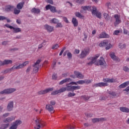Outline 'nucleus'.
<instances>
[{
  "label": "nucleus",
  "mask_w": 129,
  "mask_h": 129,
  "mask_svg": "<svg viewBox=\"0 0 129 129\" xmlns=\"http://www.w3.org/2000/svg\"><path fill=\"white\" fill-rule=\"evenodd\" d=\"M103 81L104 82H100L99 83L94 84L93 85V87L96 88H102L108 86V84L107 83H112L114 82H116V80L113 78H104L103 79Z\"/></svg>",
  "instance_id": "obj_1"
},
{
  "label": "nucleus",
  "mask_w": 129,
  "mask_h": 129,
  "mask_svg": "<svg viewBox=\"0 0 129 129\" xmlns=\"http://www.w3.org/2000/svg\"><path fill=\"white\" fill-rule=\"evenodd\" d=\"M35 124L34 129H40L45 126V122L41 118H36L35 119Z\"/></svg>",
  "instance_id": "obj_2"
},
{
  "label": "nucleus",
  "mask_w": 129,
  "mask_h": 129,
  "mask_svg": "<svg viewBox=\"0 0 129 129\" xmlns=\"http://www.w3.org/2000/svg\"><path fill=\"white\" fill-rule=\"evenodd\" d=\"M29 64V61H26L24 62L23 63H20L18 66H16V64L14 65L12 68H11V70H18L20 69H22L24 68L25 67H26L27 65Z\"/></svg>",
  "instance_id": "obj_3"
},
{
  "label": "nucleus",
  "mask_w": 129,
  "mask_h": 129,
  "mask_svg": "<svg viewBox=\"0 0 129 129\" xmlns=\"http://www.w3.org/2000/svg\"><path fill=\"white\" fill-rule=\"evenodd\" d=\"M22 123V121L21 120H16L12 123L9 129H17L18 126Z\"/></svg>",
  "instance_id": "obj_4"
},
{
  "label": "nucleus",
  "mask_w": 129,
  "mask_h": 129,
  "mask_svg": "<svg viewBox=\"0 0 129 129\" xmlns=\"http://www.w3.org/2000/svg\"><path fill=\"white\" fill-rule=\"evenodd\" d=\"M99 54H96L94 57L91 56L88 58V60L90 61L87 63V64L89 66L93 65L96 61L97 59L99 58Z\"/></svg>",
  "instance_id": "obj_5"
},
{
  "label": "nucleus",
  "mask_w": 129,
  "mask_h": 129,
  "mask_svg": "<svg viewBox=\"0 0 129 129\" xmlns=\"http://www.w3.org/2000/svg\"><path fill=\"white\" fill-rule=\"evenodd\" d=\"M16 91V89L15 88H9V89H6L4 90L3 91H2L0 92V94L4 95V94H10Z\"/></svg>",
  "instance_id": "obj_6"
},
{
  "label": "nucleus",
  "mask_w": 129,
  "mask_h": 129,
  "mask_svg": "<svg viewBox=\"0 0 129 129\" xmlns=\"http://www.w3.org/2000/svg\"><path fill=\"white\" fill-rule=\"evenodd\" d=\"M92 14L93 15L96 16L97 18L100 19L101 18L102 14L100 12L97 11V8L95 6L92 7Z\"/></svg>",
  "instance_id": "obj_7"
},
{
  "label": "nucleus",
  "mask_w": 129,
  "mask_h": 129,
  "mask_svg": "<svg viewBox=\"0 0 129 129\" xmlns=\"http://www.w3.org/2000/svg\"><path fill=\"white\" fill-rule=\"evenodd\" d=\"M41 62V59H38L35 63L33 65V71L35 73H37L39 71V63Z\"/></svg>",
  "instance_id": "obj_8"
},
{
  "label": "nucleus",
  "mask_w": 129,
  "mask_h": 129,
  "mask_svg": "<svg viewBox=\"0 0 129 129\" xmlns=\"http://www.w3.org/2000/svg\"><path fill=\"white\" fill-rule=\"evenodd\" d=\"M53 89L52 88H47L44 90H41L38 92V95H44L48 93L49 92L52 91Z\"/></svg>",
  "instance_id": "obj_9"
},
{
  "label": "nucleus",
  "mask_w": 129,
  "mask_h": 129,
  "mask_svg": "<svg viewBox=\"0 0 129 129\" xmlns=\"http://www.w3.org/2000/svg\"><path fill=\"white\" fill-rule=\"evenodd\" d=\"M114 18L115 19V22L114 23V25L115 27H116L117 25H119V24H120L121 22V19H120V16L117 14H115L114 15Z\"/></svg>",
  "instance_id": "obj_10"
},
{
  "label": "nucleus",
  "mask_w": 129,
  "mask_h": 129,
  "mask_svg": "<svg viewBox=\"0 0 129 129\" xmlns=\"http://www.w3.org/2000/svg\"><path fill=\"white\" fill-rule=\"evenodd\" d=\"M46 10H50V11L52 13H56L57 11L56 10V8L54 6H52L50 5H48L45 7Z\"/></svg>",
  "instance_id": "obj_11"
},
{
  "label": "nucleus",
  "mask_w": 129,
  "mask_h": 129,
  "mask_svg": "<svg viewBox=\"0 0 129 129\" xmlns=\"http://www.w3.org/2000/svg\"><path fill=\"white\" fill-rule=\"evenodd\" d=\"M107 119L105 117H101V118H94L92 119L93 123H95L99 121H106Z\"/></svg>",
  "instance_id": "obj_12"
},
{
  "label": "nucleus",
  "mask_w": 129,
  "mask_h": 129,
  "mask_svg": "<svg viewBox=\"0 0 129 129\" xmlns=\"http://www.w3.org/2000/svg\"><path fill=\"white\" fill-rule=\"evenodd\" d=\"M89 53V49H84L81 53L80 56L81 58H84Z\"/></svg>",
  "instance_id": "obj_13"
},
{
  "label": "nucleus",
  "mask_w": 129,
  "mask_h": 129,
  "mask_svg": "<svg viewBox=\"0 0 129 129\" xmlns=\"http://www.w3.org/2000/svg\"><path fill=\"white\" fill-rule=\"evenodd\" d=\"M16 117L15 116H12L11 117H9L3 120L4 123H9L12 122V121L15 119Z\"/></svg>",
  "instance_id": "obj_14"
},
{
  "label": "nucleus",
  "mask_w": 129,
  "mask_h": 129,
  "mask_svg": "<svg viewBox=\"0 0 129 129\" xmlns=\"http://www.w3.org/2000/svg\"><path fill=\"white\" fill-rule=\"evenodd\" d=\"M74 74L78 79H83V78H84V75H83L79 72L75 71Z\"/></svg>",
  "instance_id": "obj_15"
},
{
  "label": "nucleus",
  "mask_w": 129,
  "mask_h": 129,
  "mask_svg": "<svg viewBox=\"0 0 129 129\" xmlns=\"http://www.w3.org/2000/svg\"><path fill=\"white\" fill-rule=\"evenodd\" d=\"M14 108V102L13 101H11L8 104L7 109L8 111H12Z\"/></svg>",
  "instance_id": "obj_16"
},
{
  "label": "nucleus",
  "mask_w": 129,
  "mask_h": 129,
  "mask_svg": "<svg viewBox=\"0 0 129 129\" xmlns=\"http://www.w3.org/2000/svg\"><path fill=\"white\" fill-rule=\"evenodd\" d=\"M85 84V80H79L77 82H72L70 83V84L72 85H77L78 84L79 85H83Z\"/></svg>",
  "instance_id": "obj_17"
},
{
  "label": "nucleus",
  "mask_w": 129,
  "mask_h": 129,
  "mask_svg": "<svg viewBox=\"0 0 129 129\" xmlns=\"http://www.w3.org/2000/svg\"><path fill=\"white\" fill-rule=\"evenodd\" d=\"M14 7L13 6L8 5L5 7V10L6 12H12L14 9Z\"/></svg>",
  "instance_id": "obj_18"
},
{
  "label": "nucleus",
  "mask_w": 129,
  "mask_h": 129,
  "mask_svg": "<svg viewBox=\"0 0 129 129\" xmlns=\"http://www.w3.org/2000/svg\"><path fill=\"white\" fill-rule=\"evenodd\" d=\"M110 56L111 57V58L115 61H119V58H118L117 56H116L114 52H110Z\"/></svg>",
  "instance_id": "obj_19"
},
{
  "label": "nucleus",
  "mask_w": 129,
  "mask_h": 129,
  "mask_svg": "<svg viewBox=\"0 0 129 129\" xmlns=\"http://www.w3.org/2000/svg\"><path fill=\"white\" fill-rule=\"evenodd\" d=\"M46 109L48 110L49 112H53L54 110V108L53 107V106L48 104L46 105Z\"/></svg>",
  "instance_id": "obj_20"
},
{
  "label": "nucleus",
  "mask_w": 129,
  "mask_h": 129,
  "mask_svg": "<svg viewBox=\"0 0 129 129\" xmlns=\"http://www.w3.org/2000/svg\"><path fill=\"white\" fill-rule=\"evenodd\" d=\"M71 81H72V80L71 78H66V79H63L62 81H61L59 82V85H62L64 84V83H69V82H71Z\"/></svg>",
  "instance_id": "obj_21"
},
{
  "label": "nucleus",
  "mask_w": 129,
  "mask_h": 129,
  "mask_svg": "<svg viewBox=\"0 0 129 129\" xmlns=\"http://www.w3.org/2000/svg\"><path fill=\"white\" fill-rule=\"evenodd\" d=\"M120 110L121 112L123 113H129V108L126 107H120Z\"/></svg>",
  "instance_id": "obj_22"
},
{
  "label": "nucleus",
  "mask_w": 129,
  "mask_h": 129,
  "mask_svg": "<svg viewBox=\"0 0 129 129\" xmlns=\"http://www.w3.org/2000/svg\"><path fill=\"white\" fill-rule=\"evenodd\" d=\"M44 28L49 33H51V32H52V31H53V27H51L50 26H49V25H48L47 24L44 25Z\"/></svg>",
  "instance_id": "obj_23"
},
{
  "label": "nucleus",
  "mask_w": 129,
  "mask_h": 129,
  "mask_svg": "<svg viewBox=\"0 0 129 129\" xmlns=\"http://www.w3.org/2000/svg\"><path fill=\"white\" fill-rule=\"evenodd\" d=\"M128 85H129V82L127 81V82H124V83H122V84L120 85L119 87L120 89L125 88L127 86H128Z\"/></svg>",
  "instance_id": "obj_24"
},
{
  "label": "nucleus",
  "mask_w": 129,
  "mask_h": 129,
  "mask_svg": "<svg viewBox=\"0 0 129 129\" xmlns=\"http://www.w3.org/2000/svg\"><path fill=\"white\" fill-rule=\"evenodd\" d=\"M109 38V36L105 32L101 33L99 35V38Z\"/></svg>",
  "instance_id": "obj_25"
},
{
  "label": "nucleus",
  "mask_w": 129,
  "mask_h": 129,
  "mask_svg": "<svg viewBox=\"0 0 129 129\" xmlns=\"http://www.w3.org/2000/svg\"><path fill=\"white\" fill-rule=\"evenodd\" d=\"M70 85H72V84H70V83L69 84H67L66 85V87H67V90L68 91H73V86H70Z\"/></svg>",
  "instance_id": "obj_26"
},
{
  "label": "nucleus",
  "mask_w": 129,
  "mask_h": 129,
  "mask_svg": "<svg viewBox=\"0 0 129 129\" xmlns=\"http://www.w3.org/2000/svg\"><path fill=\"white\" fill-rule=\"evenodd\" d=\"M24 4L25 3L24 2L18 4L17 5V9L19 10H21L23 8Z\"/></svg>",
  "instance_id": "obj_27"
},
{
  "label": "nucleus",
  "mask_w": 129,
  "mask_h": 129,
  "mask_svg": "<svg viewBox=\"0 0 129 129\" xmlns=\"http://www.w3.org/2000/svg\"><path fill=\"white\" fill-rule=\"evenodd\" d=\"M72 23L74 26V27H77L78 26V20L75 18H73L72 20Z\"/></svg>",
  "instance_id": "obj_28"
},
{
  "label": "nucleus",
  "mask_w": 129,
  "mask_h": 129,
  "mask_svg": "<svg viewBox=\"0 0 129 129\" xmlns=\"http://www.w3.org/2000/svg\"><path fill=\"white\" fill-rule=\"evenodd\" d=\"M31 12L33 13H35V14H38L40 12V11L38 9H36L35 8H34L31 10Z\"/></svg>",
  "instance_id": "obj_29"
},
{
  "label": "nucleus",
  "mask_w": 129,
  "mask_h": 129,
  "mask_svg": "<svg viewBox=\"0 0 129 129\" xmlns=\"http://www.w3.org/2000/svg\"><path fill=\"white\" fill-rule=\"evenodd\" d=\"M107 45H108V42L106 41H102L99 44L100 47H105Z\"/></svg>",
  "instance_id": "obj_30"
},
{
  "label": "nucleus",
  "mask_w": 129,
  "mask_h": 129,
  "mask_svg": "<svg viewBox=\"0 0 129 129\" xmlns=\"http://www.w3.org/2000/svg\"><path fill=\"white\" fill-rule=\"evenodd\" d=\"M59 22V20L57 19L53 18L50 20V23L51 24H57Z\"/></svg>",
  "instance_id": "obj_31"
},
{
  "label": "nucleus",
  "mask_w": 129,
  "mask_h": 129,
  "mask_svg": "<svg viewBox=\"0 0 129 129\" xmlns=\"http://www.w3.org/2000/svg\"><path fill=\"white\" fill-rule=\"evenodd\" d=\"M118 47L121 49H125L126 44H123L122 43H119V44H118Z\"/></svg>",
  "instance_id": "obj_32"
},
{
  "label": "nucleus",
  "mask_w": 129,
  "mask_h": 129,
  "mask_svg": "<svg viewBox=\"0 0 129 129\" xmlns=\"http://www.w3.org/2000/svg\"><path fill=\"white\" fill-rule=\"evenodd\" d=\"M4 66V65H7V64H12V60H5L3 61Z\"/></svg>",
  "instance_id": "obj_33"
},
{
  "label": "nucleus",
  "mask_w": 129,
  "mask_h": 129,
  "mask_svg": "<svg viewBox=\"0 0 129 129\" xmlns=\"http://www.w3.org/2000/svg\"><path fill=\"white\" fill-rule=\"evenodd\" d=\"M105 60L103 57H101L99 60V63L100 66H103L105 63Z\"/></svg>",
  "instance_id": "obj_34"
},
{
  "label": "nucleus",
  "mask_w": 129,
  "mask_h": 129,
  "mask_svg": "<svg viewBox=\"0 0 129 129\" xmlns=\"http://www.w3.org/2000/svg\"><path fill=\"white\" fill-rule=\"evenodd\" d=\"M81 89V87L80 86H73L72 89L73 92L76 90H78Z\"/></svg>",
  "instance_id": "obj_35"
},
{
  "label": "nucleus",
  "mask_w": 129,
  "mask_h": 129,
  "mask_svg": "<svg viewBox=\"0 0 129 129\" xmlns=\"http://www.w3.org/2000/svg\"><path fill=\"white\" fill-rule=\"evenodd\" d=\"M13 30H14V33H19V32L21 31V29L20 28L13 27Z\"/></svg>",
  "instance_id": "obj_36"
},
{
  "label": "nucleus",
  "mask_w": 129,
  "mask_h": 129,
  "mask_svg": "<svg viewBox=\"0 0 129 129\" xmlns=\"http://www.w3.org/2000/svg\"><path fill=\"white\" fill-rule=\"evenodd\" d=\"M4 20H7L8 23H10V19H8L6 17L0 16V21H4Z\"/></svg>",
  "instance_id": "obj_37"
},
{
  "label": "nucleus",
  "mask_w": 129,
  "mask_h": 129,
  "mask_svg": "<svg viewBox=\"0 0 129 129\" xmlns=\"http://www.w3.org/2000/svg\"><path fill=\"white\" fill-rule=\"evenodd\" d=\"M9 123L2 124L1 125V127L3 129H6L9 127Z\"/></svg>",
  "instance_id": "obj_38"
},
{
  "label": "nucleus",
  "mask_w": 129,
  "mask_h": 129,
  "mask_svg": "<svg viewBox=\"0 0 129 129\" xmlns=\"http://www.w3.org/2000/svg\"><path fill=\"white\" fill-rule=\"evenodd\" d=\"M109 94L111 95L113 97H118V96H117V93L115 92H109Z\"/></svg>",
  "instance_id": "obj_39"
},
{
  "label": "nucleus",
  "mask_w": 129,
  "mask_h": 129,
  "mask_svg": "<svg viewBox=\"0 0 129 129\" xmlns=\"http://www.w3.org/2000/svg\"><path fill=\"white\" fill-rule=\"evenodd\" d=\"M67 90V87H62L59 90V93H63Z\"/></svg>",
  "instance_id": "obj_40"
},
{
  "label": "nucleus",
  "mask_w": 129,
  "mask_h": 129,
  "mask_svg": "<svg viewBox=\"0 0 129 129\" xmlns=\"http://www.w3.org/2000/svg\"><path fill=\"white\" fill-rule=\"evenodd\" d=\"M75 15L80 18H82L84 17V16L81 15V13L79 12H76L75 13Z\"/></svg>",
  "instance_id": "obj_41"
},
{
  "label": "nucleus",
  "mask_w": 129,
  "mask_h": 129,
  "mask_svg": "<svg viewBox=\"0 0 129 129\" xmlns=\"http://www.w3.org/2000/svg\"><path fill=\"white\" fill-rule=\"evenodd\" d=\"M82 9H83L85 11L89 10L91 9V7L90 6H82Z\"/></svg>",
  "instance_id": "obj_42"
},
{
  "label": "nucleus",
  "mask_w": 129,
  "mask_h": 129,
  "mask_svg": "<svg viewBox=\"0 0 129 129\" xmlns=\"http://www.w3.org/2000/svg\"><path fill=\"white\" fill-rule=\"evenodd\" d=\"M13 10H14V13L15 15L19 14L20 13V12H21V11L19 9L17 10V9L15 8V7H14V9Z\"/></svg>",
  "instance_id": "obj_43"
},
{
  "label": "nucleus",
  "mask_w": 129,
  "mask_h": 129,
  "mask_svg": "<svg viewBox=\"0 0 129 129\" xmlns=\"http://www.w3.org/2000/svg\"><path fill=\"white\" fill-rule=\"evenodd\" d=\"M104 17L105 20H106V21H109V20H110V18H109V15L108 14L104 13Z\"/></svg>",
  "instance_id": "obj_44"
},
{
  "label": "nucleus",
  "mask_w": 129,
  "mask_h": 129,
  "mask_svg": "<svg viewBox=\"0 0 129 129\" xmlns=\"http://www.w3.org/2000/svg\"><path fill=\"white\" fill-rule=\"evenodd\" d=\"M92 80H84L85 84L88 85L89 84H91L92 82Z\"/></svg>",
  "instance_id": "obj_45"
},
{
  "label": "nucleus",
  "mask_w": 129,
  "mask_h": 129,
  "mask_svg": "<svg viewBox=\"0 0 129 129\" xmlns=\"http://www.w3.org/2000/svg\"><path fill=\"white\" fill-rule=\"evenodd\" d=\"M59 46L58 45V44H54L52 46V49L53 50H56V49H58V48H59Z\"/></svg>",
  "instance_id": "obj_46"
},
{
  "label": "nucleus",
  "mask_w": 129,
  "mask_h": 129,
  "mask_svg": "<svg viewBox=\"0 0 129 129\" xmlns=\"http://www.w3.org/2000/svg\"><path fill=\"white\" fill-rule=\"evenodd\" d=\"M75 96H76V94L74 93H71V92H69L68 93V96L69 98L72 97H74Z\"/></svg>",
  "instance_id": "obj_47"
},
{
  "label": "nucleus",
  "mask_w": 129,
  "mask_h": 129,
  "mask_svg": "<svg viewBox=\"0 0 129 129\" xmlns=\"http://www.w3.org/2000/svg\"><path fill=\"white\" fill-rule=\"evenodd\" d=\"M59 93H60L59 90H55V91H53L51 93V95H57Z\"/></svg>",
  "instance_id": "obj_48"
},
{
  "label": "nucleus",
  "mask_w": 129,
  "mask_h": 129,
  "mask_svg": "<svg viewBox=\"0 0 129 129\" xmlns=\"http://www.w3.org/2000/svg\"><path fill=\"white\" fill-rule=\"evenodd\" d=\"M123 70L125 73H129V68L127 67H123Z\"/></svg>",
  "instance_id": "obj_49"
},
{
  "label": "nucleus",
  "mask_w": 129,
  "mask_h": 129,
  "mask_svg": "<svg viewBox=\"0 0 129 129\" xmlns=\"http://www.w3.org/2000/svg\"><path fill=\"white\" fill-rule=\"evenodd\" d=\"M82 97L83 98V99L85 100V101H87L89 99L90 97L88 96H82Z\"/></svg>",
  "instance_id": "obj_50"
},
{
  "label": "nucleus",
  "mask_w": 129,
  "mask_h": 129,
  "mask_svg": "<svg viewBox=\"0 0 129 129\" xmlns=\"http://www.w3.org/2000/svg\"><path fill=\"white\" fill-rule=\"evenodd\" d=\"M84 0H76L77 3L79 4H83L84 3Z\"/></svg>",
  "instance_id": "obj_51"
},
{
  "label": "nucleus",
  "mask_w": 129,
  "mask_h": 129,
  "mask_svg": "<svg viewBox=\"0 0 129 129\" xmlns=\"http://www.w3.org/2000/svg\"><path fill=\"white\" fill-rule=\"evenodd\" d=\"M106 49V50H109L111 48H112V45L111 44H107Z\"/></svg>",
  "instance_id": "obj_52"
},
{
  "label": "nucleus",
  "mask_w": 129,
  "mask_h": 129,
  "mask_svg": "<svg viewBox=\"0 0 129 129\" xmlns=\"http://www.w3.org/2000/svg\"><path fill=\"white\" fill-rule=\"evenodd\" d=\"M56 24V28H62V25L61 23H57Z\"/></svg>",
  "instance_id": "obj_53"
},
{
  "label": "nucleus",
  "mask_w": 129,
  "mask_h": 129,
  "mask_svg": "<svg viewBox=\"0 0 129 129\" xmlns=\"http://www.w3.org/2000/svg\"><path fill=\"white\" fill-rule=\"evenodd\" d=\"M57 79V74L54 73L52 75V80H56Z\"/></svg>",
  "instance_id": "obj_54"
},
{
  "label": "nucleus",
  "mask_w": 129,
  "mask_h": 129,
  "mask_svg": "<svg viewBox=\"0 0 129 129\" xmlns=\"http://www.w3.org/2000/svg\"><path fill=\"white\" fill-rule=\"evenodd\" d=\"M67 56H68L69 59H72V53L71 52H69L68 53Z\"/></svg>",
  "instance_id": "obj_55"
},
{
  "label": "nucleus",
  "mask_w": 129,
  "mask_h": 129,
  "mask_svg": "<svg viewBox=\"0 0 129 129\" xmlns=\"http://www.w3.org/2000/svg\"><path fill=\"white\" fill-rule=\"evenodd\" d=\"M66 47H63L62 48V49L61 50V51H60V53L59 54V56H61L62 55V53H63L64 51L66 50Z\"/></svg>",
  "instance_id": "obj_56"
},
{
  "label": "nucleus",
  "mask_w": 129,
  "mask_h": 129,
  "mask_svg": "<svg viewBox=\"0 0 129 129\" xmlns=\"http://www.w3.org/2000/svg\"><path fill=\"white\" fill-rule=\"evenodd\" d=\"M63 21H64V22H66V23H67V24H69V20H68V18H67V17H63Z\"/></svg>",
  "instance_id": "obj_57"
},
{
  "label": "nucleus",
  "mask_w": 129,
  "mask_h": 129,
  "mask_svg": "<svg viewBox=\"0 0 129 129\" xmlns=\"http://www.w3.org/2000/svg\"><path fill=\"white\" fill-rule=\"evenodd\" d=\"M119 33H120L119 30H115L113 33V35H115L116 36H117V35H118Z\"/></svg>",
  "instance_id": "obj_58"
},
{
  "label": "nucleus",
  "mask_w": 129,
  "mask_h": 129,
  "mask_svg": "<svg viewBox=\"0 0 129 129\" xmlns=\"http://www.w3.org/2000/svg\"><path fill=\"white\" fill-rule=\"evenodd\" d=\"M5 26V27H7V28H9V29H13V27L10 25L9 24H6Z\"/></svg>",
  "instance_id": "obj_59"
},
{
  "label": "nucleus",
  "mask_w": 129,
  "mask_h": 129,
  "mask_svg": "<svg viewBox=\"0 0 129 129\" xmlns=\"http://www.w3.org/2000/svg\"><path fill=\"white\" fill-rule=\"evenodd\" d=\"M10 113H6L3 114V117L4 118L7 117L9 116Z\"/></svg>",
  "instance_id": "obj_60"
},
{
  "label": "nucleus",
  "mask_w": 129,
  "mask_h": 129,
  "mask_svg": "<svg viewBox=\"0 0 129 129\" xmlns=\"http://www.w3.org/2000/svg\"><path fill=\"white\" fill-rule=\"evenodd\" d=\"M46 2L52 5L53 4V2L52 0H46Z\"/></svg>",
  "instance_id": "obj_61"
},
{
  "label": "nucleus",
  "mask_w": 129,
  "mask_h": 129,
  "mask_svg": "<svg viewBox=\"0 0 129 129\" xmlns=\"http://www.w3.org/2000/svg\"><path fill=\"white\" fill-rule=\"evenodd\" d=\"M50 103V105L54 106L55 104V101H51Z\"/></svg>",
  "instance_id": "obj_62"
},
{
  "label": "nucleus",
  "mask_w": 129,
  "mask_h": 129,
  "mask_svg": "<svg viewBox=\"0 0 129 129\" xmlns=\"http://www.w3.org/2000/svg\"><path fill=\"white\" fill-rule=\"evenodd\" d=\"M106 6L109 8V7L111 6V3L110 2L107 3L106 4Z\"/></svg>",
  "instance_id": "obj_63"
},
{
  "label": "nucleus",
  "mask_w": 129,
  "mask_h": 129,
  "mask_svg": "<svg viewBox=\"0 0 129 129\" xmlns=\"http://www.w3.org/2000/svg\"><path fill=\"white\" fill-rule=\"evenodd\" d=\"M123 33H124V35H127V34L128 33V31L126 29H124Z\"/></svg>",
  "instance_id": "obj_64"
}]
</instances>
